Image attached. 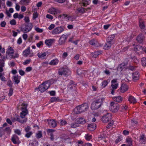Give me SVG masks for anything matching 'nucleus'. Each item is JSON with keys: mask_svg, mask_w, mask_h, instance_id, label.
<instances>
[{"mask_svg": "<svg viewBox=\"0 0 146 146\" xmlns=\"http://www.w3.org/2000/svg\"><path fill=\"white\" fill-rule=\"evenodd\" d=\"M21 105L23 107L21 108L22 111L20 113V115L15 114L11 119V120L13 122L16 121L21 123H23L27 121V118L26 116L28 113V111L26 108L27 104L23 103Z\"/></svg>", "mask_w": 146, "mask_h": 146, "instance_id": "obj_1", "label": "nucleus"}, {"mask_svg": "<svg viewBox=\"0 0 146 146\" xmlns=\"http://www.w3.org/2000/svg\"><path fill=\"white\" fill-rule=\"evenodd\" d=\"M88 108V104L84 103L77 106L74 110V113L76 114H79L86 111Z\"/></svg>", "mask_w": 146, "mask_h": 146, "instance_id": "obj_2", "label": "nucleus"}, {"mask_svg": "<svg viewBox=\"0 0 146 146\" xmlns=\"http://www.w3.org/2000/svg\"><path fill=\"white\" fill-rule=\"evenodd\" d=\"M104 101V98H100L96 100L92 104L91 108L93 110L98 109L101 107Z\"/></svg>", "mask_w": 146, "mask_h": 146, "instance_id": "obj_3", "label": "nucleus"}, {"mask_svg": "<svg viewBox=\"0 0 146 146\" xmlns=\"http://www.w3.org/2000/svg\"><path fill=\"white\" fill-rule=\"evenodd\" d=\"M119 109V104L114 102H111L109 109L112 112L115 113L118 111Z\"/></svg>", "mask_w": 146, "mask_h": 146, "instance_id": "obj_4", "label": "nucleus"}, {"mask_svg": "<svg viewBox=\"0 0 146 146\" xmlns=\"http://www.w3.org/2000/svg\"><path fill=\"white\" fill-rule=\"evenodd\" d=\"M50 86V83L45 82L39 86L38 89L41 92H44L49 88Z\"/></svg>", "mask_w": 146, "mask_h": 146, "instance_id": "obj_5", "label": "nucleus"}, {"mask_svg": "<svg viewBox=\"0 0 146 146\" xmlns=\"http://www.w3.org/2000/svg\"><path fill=\"white\" fill-rule=\"evenodd\" d=\"M70 71L68 68H60L58 71V73L60 75H64V76H68L70 73Z\"/></svg>", "mask_w": 146, "mask_h": 146, "instance_id": "obj_6", "label": "nucleus"}, {"mask_svg": "<svg viewBox=\"0 0 146 146\" xmlns=\"http://www.w3.org/2000/svg\"><path fill=\"white\" fill-rule=\"evenodd\" d=\"M111 115L110 113H107L102 116V120L103 123H106L111 120Z\"/></svg>", "mask_w": 146, "mask_h": 146, "instance_id": "obj_7", "label": "nucleus"}, {"mask_svg": "<svg viewBox=\"0 0 146 146\" xmlns=\"http://www.w3.org/2000/svg\"><path fill=\"white\" fill-rule=\"evenodd\" d=\"M64 29L62 27H57L52 31V33L53 35H57L59 34L63 31Z\"/></svg>", "mask_w": 146, "mask_h": 146, "instance_id": "obj_8", "label": "nucleus"}, {"mask_svg": "<svg viewBox=\"0 0 146 146\" xmlns=\"http://www.w3.org/2000/svg\"><path fill=\"white\" fill-rule=\"evenodd\" d=\"M67 37L68 36L66 35H62L59 39V44L61 45L65 44Z\"/></svg>", "mask_w": 146, "mask_h": 146, "instance_id": "obj_9", "label": "nucleus"}, {"mask_svg": "<svg viewBox=\"0 0 146 146\" xmlns=\"http://www.w3.org/2000/svg\"><path fill=\"white\" fill-rule=\"evenodd\" d=\"M32 26L29 24L25 25V28H21V31L23 33H26L29 32L32 29Z\"/></svg>", "mask_w": 146, "mask_h": 146, "instance_id": "obj_10", "label": "nucleus"}, {"mask_svg": "<svg viewBox=\"0 0 146 146\" xmlns=\"http://www.w3.org/2000/svg\"><path fill=\"white\" fill-rule=\"evenodd\" d=\"M49 125L51 127L54 128L56 126V123L55 119H48Z\"/></svg>", "mask_w": 146, "mask_h": 146, "instance_id": "obj_11", "label": "nucleus"}, {"mask_svg": "<svg viewBox=\"0 0 146 146\" xmlns=\"http://www.w3.org/2000/svg\"><path fill=\"white\" fill-rule=\"evenodd\" d=\"M48 12L51 14L55 15L57 13H60V11L54 7H51L49 9Z\"/></svg>", "mask_w": 146, "mask_h": 146, "instance_id": "obj_12", "label": "nucleus"}, {"mask_svg": "<svg viewBox=\"0 0 146 146\" xmlns=\"http://www.w3.org/2000/svg\"><path fill=\"white\" fill-rule=\"evenodd\" d=\"M128 87L126 84H121L120 89V92L121 93H124L128 90Z\"/></svg>", "mask_w": 146, "mask_h": 146, "instance_id": "obj_13", "label": "nucleus"}, {"mask_svg": "<svg viewBox=\"0 0 146 146\" xmlns=\"http://www.w3.org/2000/svg\"><path fill=\"white\" fill-rule=\"evenodd\" d=\"M117 82V80L116 79H113L111 80V86L113 90L116 89L118 86V84Z\"/></svg>", "mask_w": 146, "mask_h": 146, "instance_id": "obj_14", "label": "nucleus"}, {"mask_svg": "<svg viewBox=\"0 0 146 146\" xmlns=\"http://www.w3.org/2000/svg\"><path fill=\"white\" fill-rule=\"evenodd\" d=\"M145 37L142 34H140L138 36L136 40L139 43H142L144 40Z\"/></svg>", "mask_w": 146, "mask_h": 146, "instance_id": "obj_15", "label": "nucleus"}, {"mask_svg": "<svg viewBox=\"0 0 146 146\" xmlns=\"http://www.w3.org/2000/svg\"><path fill=\"white\" fill-rule=\"evenodd\" d=\"M11 140L15 144H19L20 143L19 137L16 135H13L12 137Z\"/></svg>", "mask_w": 146, "mask_h": 146, "instance_id": "obj_16", "label": "nucleus"}, {"mask_svg": "<svg viewBox=\"0 0 146 146\" xmlns=\"http://www.w3.org/2000/svg\"><path fill=\"white\" fill-rule=\"evenodd\" d=\"M134 50L137 53H139L143 51V48L140 45H137L134 47Z\"/></svg>", "mask_w": 146, "mask_h": 146, "instance_id": "obj_17", "label": "nucleus"}, {"mask_svg": "<svg viewBox=\"0 0 146 146\" xmlns=\"http://www.w3.org/2000/svg\"><path fill=\"white\" fill-rule=\"evenodd\" d=\"M46 131L48 134H50V138L51 140L52 141H53L54 139V137L53 133L54 132L55 130L53 129H47Z\"/></svg>", "mask_w": 146, "mask_h": 146, "instance_id": "obj_18", "label": "nucleus"}, {"mask_svg": "<svg viewBox=\"0 0 146 146\" xmlns=\"http://www.w3.org/2000/svg\"><path fill=\"white\" fill-rule=\"evenodd\" d=\"M96 127V124H90L88 125V129L90 131H92L95 129Z\"/></svg>", "mask_w": 146, "mask_h": 146, "instance_id": "obj_19", "label": "nucleus"}, {"mask_svg": "<svg viewBox=\"0 0 146 146\" xmlns=\"http://www.w3.org/2000/svg\"><path fill=\"white\" fill-rule=\"evenodd\" d=\"M133 80L135 81L136 80H137L139 79V73L137 72H135L133 74Z\"/></svg>", "mask_w": 146, "mask_h": 146, "instance_id": "obj_20", "label": "nucleus"}, {"mask_svg": "<svg viewBox=\"0 0 146 146\" xmlns=\"http://www.w3.org/2000/svg\"><path fill=\"white\" fill-rule=\"evenodd\" d=\"M55 41L54 39H46L45 40V43L48 46L51 45L53 42Z\"/></svg>", "mask_w": 146, "mask_h": 146, "instance_id": "obj_21", "label": "nucleus"}, {"mask_svg": "<svg viewBox=\"0 0 146 146\" xmlns=\"http://www.w3.org/2000/svg\"><path fill=\"white\" fill-rule=\"evenodd\" d=\"M48 54V52H39L37 54V56L40 58L44 59L45 58V57Z\"/></svg>", "mask_w": 146, "mask_h": 146, "instance_id": "obj_22", "label": "nucleus"}, {"mask_svg": "<svg viewBox=\"0 0 146 146\" xmlns=\"http://www.w3.org/2000/svg\"><path fill=\"white\" fill-rule=\"evenodd\" d=\"M21 78V77L20 76H19L18 75L13 76V80L16 84H18L19 83Z\"/></svg>", "mask_w": 146, "mask_h": 146, "instance_id": "obj_23", "label": "nucleus"}, {"mask_svg": "<svg viewBox=\"0 0 146 146\" xmlns=\"http://www.w3.org/2000/svg\"><path fill=\"white\" fill-rule=\"evenodd\" d=\"M14 50L11 47L9 46L7 51L6 52V54L8 55L12 54L14 53Z\"/></svg>", "mask_w": 146, "mask_h": 146, "instance_id": "obj_24", "label": "nucleus"}, {"mask_svg": "<svg viewBox=\"0 0 146 146\" xmlns=\"http://www.w3.org/2000/svg\"><path fill=\"white\" fill-rule=\"evenodd\" d=\"M76 121L78 123L80 124H84L86 123L85 119L82 117L78 118Z\"/></svg>", "mask_w": 146, "mask_h": 146, "instance_id": "obj_25", "label": "nucleus"}, {"mask_svg": "<svg viewBox=\"0 0 146 146\" xmlns=\"http://www.w3.org/2000/svg\"><path fill=\"white\" fill-rule=\"evenodd\" d=\"M90 44L92 45H93L96 46H99V43H98L97 40L93 39L89 42Z\"/></svg>", "mask_w": 146, "mask_h": 146, "instance_id": "obj_26", "label": "nucleus"}, {"mask_svg": "<svg viewBox=\"0 0 146 146\" xmlns=\"http://www.w3.org/2000/svg\"><path fill=\"white\" fill-rule=\"evenodd\" d=\"M140 142L141 143L145 144L146 141V138L145 137L144 135L142 134L139 137Z\"/></svg>", "mask_w": 146, "mask_h": 146, "instance_id": "obj_27", "label": "nucleus"}, {"mask_svg": "<svg viewBox=\"0 0 146 146\" xmlns=\"http://www.w3.org/2000/svg\"><path fill=\"white\" fill-rule=\"evenodd\" d=\"M139 25L140 28L141 29H144L145 28V25L144 22L141 19H139Z\"/></svg>", "mask_w": 146, "mask_h": 146, "instance_id": "obj_28", "label": "nucleus"}, {"mask_svg": "<svg viewBox=\"0 0 146 146\" xmlns=\"http://www.w3.org/2000/svg\"><path fill=\"white\" fill-rule=\"evenodd\" d=\"M128 100L131 103L133 104L137 102L135 98L131 96H129L128 99Z\"/></svg>", "mask_w": 146, "mask_h": 146, "instance_id": "obj_29", "label": "nucleus"}, {"mask_svg": "<svg viewBox=\"0 0 146 146\" xmlns=\"http://www.w3.org/2000/svg\"><path fill=\"white\" fill-rule=\"evenodd\" d=\"M30 52V47H29L23 52V55L25 57H27L29 55Z\"/></svg>", "mask_w": 146, "mask_h": 146, "instance_id": "obj_30", "label": "nucleus"}, {"mask_svg": "<svg viewBox=\"0 0 146 146\" xmlns=\"http://www.w3.org/2000/svg\"><path fill=\"white\" fill-rule=\"evenodd\" d=\"M111 46V41H108L107 42L106 44L104 46V48L105 49H108L110 48Z\"/></svg>", "mask_w": 146, "mask_h": 146, "instance_id": "obj_31", "label": "nucleus"}, {"mask_svg": "<svg viewBox=\"0 0 146 146\" xmlns=\"http://www.w3.org/2000/svg\"><path fill=\"white\" fill-rule=\"evenodd\" d=\"M59 60H58L55 59L52 60L49 64L51 65H55L57 64Z\"/></svg>", "mask_w": 146, "mask_h": 146, "instance_id": "obj_32", "label": "nucleus"}, {"mask_svg": "<svg viewBox=\"0 0 146 146\" xmlns=\"http://www.w3.org/2000/svg\"><path fill=\"white\" fill-rule=\"evenodd\" d=\"M126 141L127 143V145L129 146H131L132 145V140L130 138H127Z\"/></svg>", "mask_w": 146, "mask_h": 146, "instance_id": "obj_33", "label": "nucleus"}, {"mask_svg": "<svg viewBox=\"0 0 146 146\" xmlns=\"http://www.w3.org/2000/svg\"><path fill=\"white\" fill-rule=\"evenodd\" d=\"M113 99L114 101L118 102H120L122 100V98L120 96L114 97Z\"/></svg>", "mask_w": 146, "mask_h": 146, "instance_id": "obj_34", "label": "nucleus"}, {"mask_svg": "<svg viewBox=\"0 0 146 146\" xmlns=\"http://www.w3.org/2000/svg\"><path fill=\"white\" fill-rule=\"evenodd\" d=\"M99 141L101 144H104L106 142V139L104 137H100L99 138Z\"/></svg>", "mask_w": 146, "mask_h": 146, "instance_id": "obj_35", "label": "nucleus"}, {"mask_svg": "<svg viewBox=\"0 0 146 146\" xmlns=\"http://www.w3.org/2000/svg\"><path fill=\"white\" fill-rule=\"evenodd\" d=\"M76 11L78 13L83 14L85 12V8L83 7H80L78 8Z\"/></svg>", "mask_w": 146, "mask_h": 146, "instance_id": "obj_36", "label": "nucleus"}, {"mask_svg": "<svg viewBox=\"0 0 146 146\" xmlns=\"http://www.w3.org/2000/svg\"><path fill=\"white\" fill-rule=\"evenodd\" d=\"M102 53V51H99L96 52H94L92 53L93 56L94 58L98 56Z\"/></svg>", "mask_w": 146, "mask_h": 146, "instance_id": "obj_37", "label": "nucleus"}, {"mask_svg": "<svg viewBox=\"0 0 146 146\" xmlns=\"http://www.w3.org/2000/svg\"><path fill=\"white\" fill-rule=\"evenodd\" d=\"M36 137L38 139L42 137V132L40 131H38L36 133Z\"/></svg>", "mask_w": 146, "mask_h": 146, "instance_id": "obj_38", "label": "nucleus"}, {"mask_svg": "<svg viewBox=\"0 0 146 146\" xmlns=\"http://www.w3.org/2000/svg\"><path fill=\"white\" fill-rule=\"evenodd\" d=\"M141 63L143 66H146V58H143L141 59Z\"/></svg>", "mask_w": 146, "mask_h": 146, "instance_id": "obj_39", "label": "nucleus"}, {"mask_svg": "<svg viewBox=\"0 0 146 146\" xmlns=\"http://www.w3.org/2000/svg\"><path fill=\"white\" fill-rule=\"evenodd\" d=\"M108 82L107 80H104L102 82V88H105L108 84Z\"/></svg>", "mask_w": 146, "mask_h": 146, "instance_id": "obj_40", "label": "nucleus"}, {"mask_svg": "<svg viewBox=\"0 0 146 146\" xmlns=\"http://www.w3.org/2000/svg\"><path fill=\"white\" fill-rule=\"evenodd\" d=\"M114 121L112 120L107 125L106 128L108 129L110 128L113 125Z\"/></svg>", "mask_w": 146, "mask_h": 146, "instance_id": "obj_41", "label": "nucleus"}, {"mask_svg": "<svg viewBox=\"0 0 146 146\" xmlns=\"http://www.w3.org/2000/svg\"><path fill=\"white\" fill-rule=\"evenodd\" d=\"M79 125L78 123L76 122L72 123L71 124V127L72 128H76L77 127H78Z\"/></svg>", "mask_w": 146, "mask_h": 146, "instance_id": "obj_42", "label": "nucleus"}, {"mask_svg": "<svg viewBox=\"0 0 146 146\" xmlns=\"http://www.w3.org/2000/svg\"><path fill=\"white\" fill-rule=\"evenodd\" d=\"M92 138V136L91 135H90L89 134H88L86 135L85 136V138L86 140L88 141H89Z\"/></svg>", "mask_w": 146, "mask_h": 146, "instance_id": "obj_43", "label": "nucleus"}, {"mask_svg": "<svg viewBox=\"0 0 146 146\" xmlns=\"http://www.w3.org/2000/svg\"><path fill=\"white\" fill-rule=\"evenodd\" d=\"M0 78L2 81H5V78L3 76V74L1 73H0Z\"/></svg>", "mask_w": 146, "mask_h": 146, "instance_id": "obj_44", "label": "nucleus"}, {"mask_svg": "<svg viewBox=\"0 0 146 146\" xmlns=\"http://www.w3.org/2000/svg\"><path fill=\"white\" fill-rule=\"evenodd\" d=\"M4 134V130L2 127H0V137H1Z\"/></svg>", "mask_w": 146, "mask_h": 146, "instance_id": "obj_45", "label": "nucleus"}, {"mask_svg": "<svg viewBox=\"0 0 146 146\" xmlns=\"http://www.w3.org/2000/svg\"><path fill=\"white\" fill-rule=\"evenodd\" d=\"M13 89L12 88H10L9 92L8 93V96H11L13 94Z\"/></svg>", "mask_w": 146, "mask_h": 146, "instance_id": "obj_46", "label": "nucleus"}, {"mask_svg": "<svg viewBox=\"0 0 146 146\" xmlns=\"http://www.w3.org/2000/svg\"><path fill=\"white\" fill-rule=\"evenodd\" d=\"M58 99L56 97H52L50 99V101L51 102H53L58 101Z\"/></svg>", "mask_w": 146, "mask_h": 146, "instance_id": "obj_47", "label": "nucleus"}, {"mask_svg": "<svg viewBox=\"0 0 146 146\" xmlns=\"http://www.w3.org/2000/svg\"><path fill=\"white\" fill-rule=\"evenodd\" d=\"M32 133H33L31 131H30L25 134V136L27 138H29L32 135Z\"/></svg>", "mask_w": 146, "mask_h": 146, "instance_id": "obj_48", "label": "nucleus"}, {"mask_svg": "<svg viewBox=\"0 0 146 146\" xmlns=\"http://www.w3.org/2000/svg\"><path fill=\"white\" fill-rule=\"evenodd\" d=\"M7 84L10 88H12V87L13 83L11 80L8 81L7 82Z\"/></svg>", "mask_w": 146, "mask_h": 146, "instance_id": "obj_49", "label": "nucleus"}, {"mask_svg": "<svg viewBox=\"0 0 146 146\" xmlns=\"http://www.w3.org/2000/svg\"><path fill=\"white\" fill-rule=\"evenodd\" d=\"M10 24L12 25H15L16 24V21L15 19H12L10 22Z\"/></svg>", "mask_w": 146, "mask_h": 146, "instance_id": "obj_50", "label": "nucleus"}, {"mask_svg": "<svg viewBox=\"0 0 146 146\" xmlns=\"http://www.w3.org/2000/svg\"><path fill=\"white\" fill-rule=\"evenodd\" d=\"M5 131L8 134H9L11 132V129L9 127H7L6 128Z\"/></svg>", "mask_w": 146, "mask_h": 146, "instance_id": "obj_51", "label": "nucleus"}, {"mask_svg": "<svg viewBox=\"0 0 146 146\" xmlns=\"http://www.w3.org/2000/svg\"><path fill=\"white\" fill-rule=\"evenodd\" d=\"M15 133H16L19 135H21V131L19 130L18 129H15Z\"/></svg>", "mask_w": 146, "mask_h": 146, "instance_id": "obj_52", "label": "nucleus"}, {"mask_svg": "<svg viewBox=\"0 0 146 146\" xmlns=\"http://www.w3.org/2000/svg\"><path fill=\"white\" fill-rule=\"evenodd\" d=\"M114 36H115L114 35H111L108 38V41H111V40H113L114 38Z\"/></svg>", "mask_w": 146, "mask_h": 146, "instance_id": "obj_53", "label": "nucleus"}, {"mask_svg": "<svg viewBox=\"0 0 146 146\" xmlns=\"http://www.w3.org/2000/svg\"><path fill=\"white\" fill-rule=\"evenodd\" d=\"M33 18L34 19H36L37 17L38 14L36 12H35L33 14Z\"/></svg>", "mask_w": 146, "mask_h": 146, "instance_id": "obj_54", "label": "nucleus"}, {"mask_svg": "<svg viewBox=\"0 0 146 146\" xmlns=\"http://www.w3.org/2000/svg\"><path fill=\"white\" fill-rule=\"evenodd\" d=\"M36 31L39 33H42L43 31V30L42 29H40L38 27H37L35 29Z\"/></svg>", "mask_w": 146, "mask_h": 146, "instance_id": "obj_55", "label": "nucleus"}, {"mask_svg": "<svg viewBox=\"0 0 146 146\" xmlns=\"http://www.w3.org/2000/svg\"><path fill=\"white\" fill-rule=\"evenodd\" d=\"M54 1L59 3H63L65 1V0H54Z\"/></svg>", "mask_w": 146, "mask_h": 146, "instance_id": "obj_56", "label": "nucleus"}, {"mask_svg": "<svg viewBox=\"0 0 146 146\" xmlns=\"http://www.w3.org/2000/svg\"><path fill=\"white\" fill-rule=\"evenodd\" d=\"M9 65L11 67H13L15 66V62H14L12 61L10 62Z\"/></svg>", "mask_w": 146, "mask_h": 146, "instance_id": "obj_57", "label": "nucleus"}, {"mask_svg": "<svg viewBox=\"0 0 146 146\" xmlns=\"http://www.w3.org/2000/svg\"><path fill=\"white\" fill-rule=\"evenodd\" d=\"M67 123V122L65 120H62L60 121V124L62 125H64Z\"/></svg>", "mask_w": 146, "mask_h": 146, "instance_id": "obj_58", "label": "nucleus"}, {"mask_svg": "<svg viewBox=\"0 0 146 146\" xmlns=\"http://www.w3.org/2000/svg\"><path fill=\"white\" fill-rule=\"evenodd\" d=\"M6 24V22L5 21H3L1 23L0 25L2 27H5Z\"/></svg>", "mask_w": 146, "mask_h": 146, "instance_id": "obj_59", "label": "nucleus"}, {"mask_svg": "<svg viewBox=\"0 0 146 146\" xmlns=\"http://www.w3.org/2000/svg\"><path fill=\"white\" fill-rule=\"evenodd\" d=\"M55 27V25L54 24H51L48 27V29L50 30H51L53 28Z\"/></svg>", "mask_w": 146, "mask_h": 146, "instance_id": "obj_60", "label": "nucleus"}, {"mask_svg": "<svg viewBox=\"0 0 146 146\" xmlns=\"http://www.w3.org/2000/svg\"><path fill=\"white\" fill-rule=\"evenodd\" d=\"M46 17L51 20L53 18V17L51 15L49 14H47L46 16Z\"/></svg>", "mask_w": 146, "mask_h": 146, "instance_id": "obj_61", "label": "nucleus"}, {"mask_svg": "<svg viewBox=\"0 0 146 146\" xmlns=\"http://www.w3.org/2000/svg\"><path fill=\"white\" fill-rule=\"evenodd\" d=\"M19 72L20 75L22 76L24 75L25 74V72L22 70H20Z\"/></svg>", "mask_w": 146, "mask_h": 146, "instance_id": "obj_62", "label": "nucleus"}, {"mask_svg": "<svg viewBox=\"0 0 146 146\" xmlns=\"http://www.w3.org/2000/svg\"><path fill=\"white\" fill-rule=\"evenodd\" d=\"M42 41H40L38 43H37L36 46L38 47H40L41 45H42Z\"/></svg>", "mask_w": 146, "mask_h": 146, "instance_id": "obj_63", "label": "nucleus"}, {"mask_svg": "<svg viewBox=\"0 0 146 146\" xmlns=\"http://www.w3.org/2000/svg\"><path fill=\"white\" fill-rule=\"evenodd\" d=\"M31 61V59L26 60L25 61V62H24L23 64L24 65H26V64H29L30 63V62Z\"/></svg>", "mask_w": 146, "mask_h": 146, "instance_id": "obj_64", "label": "nucleus"}]
</instances>
